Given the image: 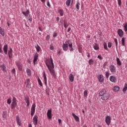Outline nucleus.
<instances>
[{
	"mask_svg": "<svg viewBox=\"0 0 127 127\" xmlns=\"http://www.w3.org/2000/svg\"><path fill=\"white\" fill-rule=\"evenodd\" d=\"M46 65L48 68L51 75L54 77H55L56 75H55V70H54V67H53V65L51 66V63L50 62H48L46 63Z\"/></svg>",
	"mask_w": 127,
	"mask_h": 127,
	"instance_id": "nucleus-1",
	"label": "nucleus"
},
{
	"mask_svg": "<svg viewBox=\"0 0 127 127\" xmlns=\"http://www.w3.org/2000/svg\"><path fill=\"white\" fill-rule=\"evenodd\" d=\"M70 42V40L66 41L65 43H63V49L64 51H67L68 49H69V43Z\"/></svg>",
	"mask_w": 127,
	"mask_h": 127,
	"instance_id": "nucleus-2",
	"label": "nucleus"
},
{
	"mask_svg": "<svg viewBox=\"0 0 127 127\" xmlns=\"http://www.w3.org/2000/svg\"><path fill=\"white\" fill-rule=\"evenodd\" d=\"M16 105H17V103H16V98L15 97H13L12 102L11 104V109L13 110L16 107Z\"/></svg>",
	"mask_w": 127,
	"mask_h": 127,
	"instance_id": "nucleus-3",
	"label": "nucleus"
},
{
	"mask_svg": "<svg viewBox=\"0 0 127 127\" xmlns=\"http://www.w3.org/2000/svg\"><path fill=\"white\" fill-rule=\"evenodd\" d=\"M111 97V95L109 92H107L106 94H104L103 96H101V99L103 100V101H107V100L110 99Z\"/></svg>",
	"mask_w": 127,
	"mask_h": 127,
	"instance_id": "nucleus-4",
	"label": "nucleus"
},
{
	"mask_svg": "<svg viewBox=\"0 0 127 127\" xmlns=\"http://www.w3.org/2000/svg\"><path fill=\"white\" fill-rule=\"evenodd\" d=\"M35 107H36V105L35 104H33L31 108V116L32 117H33V116H34V114L35 113Z\"/></svg>",
	"mask_w": 127,
	"mask_h": 127,
	"instance_id": "nucleus-5",
	"label": "nucleus"
},
{
	"mask_svg": "<svg viewBox=\"0 0 127 127\" xmlns=\"http://www.w3.org/2000/svg\"><path fill=\"white\" fill-rule=\"evenodd\" d=\"M108 91H107V90L106 89H102L99 93V97H102L103 96L105 95V94L107 93Z\"/></svg>",
	"mask_w": 127,
	"mask_h": 127,
	"instance_id": "nucleus-6",
	"label": "nucleus"
},
{
	"mask_svg": "<svg viewBox=\"0 0 127 127\" xmlns=\"http://www.w3.org/2000/svg\"><path fill=\"white\" fill-rule=\"evenodd\" d=\"M112 118L110 116H107L105 118V123L107 126H110V124H111V120Z\"/></svg>",
	"mask_w": 127,
	"mask_h": 127,
	"instance_id": "nucleus-7",
	"label": "nucleus"
},
{
	"mask_svg": "<svg viewBox=\"0 0 127 127\" xmlns=\"http://www.w3.org/2000/svg\"><path fill=\"white\" fill-rule=\"evenodd\" d=\"M52 110L51 109L48 110L47 116L49 120H51L52 119Z\"/></svg>",
	"mask_w": 127,
	"mask_h": 127,
	"instance_id": "nucleus-8",
	"label": "nucleus"
},
{
	"mask_svg": "<svg viewBox=\"0 0 127 127\" xmlns=\"http://www.w3.org/2000/svg\"><path fill=\"white\" fill-rule=\"evenodd\" d=\"M109 69L111 73H116L117 72L116 66L112 64L110 67Z\"/></svg>",
	"mask_w": 127,
	"mask_h": 127,
	"instance_id": "nucleus-9",
	"label": "nucleus"
},
{
	"mask_svg": "<svg viewBox=\"0 0 127 127\" xmlns=\"http://www.w3.org/2000/svg\"><path fill=\"white\" fill-rule=\"evenodd\" d=\"M15 65L17 66L19 71L22 70V65L21 64L18 63V62H15Z\"/></svg>",
	"mask_w": 127,
	"mask_h": 127,
	"instance_id": "nucleus-10",
	"label": "nucleus"
},
{
	"mask_svg": "<svg viewBox=\"0 0 127 127\" xmlns=\"http://www.w3.org/2000/svg\"><path fill=\"white\" fill-rule=\"evenodd\" d=\"M33 122L35 126H36V125H37V123H38V116H37V115H36L33 117Z\"/></svg>",
	"mask_w": 127,
	"mask_h": 127,
	"instance_id": "nucleus-11",
	"label": "nucleus"
},
{
	"mask_svg": "<svg viewBox=\"0 0 127 127\" xmlns=\"http://www.w3.org/2000/svg\"><path fill=\"white\" fill-rule=\"evenodd\" d=\"M0 67L2 71H3V73H6V67L5 66V64H3L0 65Z\"/></svg>",
	"mask_w": 127,
	"mask_h": 127,
	"instance_id": "nucleus-12",
	"label": "nucleus"
},
{
	"mask_svg": "<svg viewBox=\"0 0 127 127\" xmlns=\"http://www.w3.org/2000/svg\"><path fill=\"white\" fill-rule=\"evenodd\" d=\"M37 59H38V54L37 53H36L34 56V60H33L34 65H35V64H36V62L37 61Z\"/></svg>",
	"mask_w": 127,
	"mask_h": 127,
	"instance_id": "nucleus-13",
	"label": "nucleus"
},
{
	"mask_svg": "<svg viewBox=\"0 0 127 127\" xmlns=\"http://www.w3.org/2000/svg\"><path fill=\"white\" fill-rule=\"evenodd\" d=\"M117 32L120 37H123L124 36V31H123V30L119 29Z\"/></svg>",
	"mask_w": 127,
	"mask_h": 127,
	"instance_id": "nucleus-14",
	"label": "nucleus"
},
{
	"mask_svg": "<svg viewBox=\"0 0 127 127\" xmlns=\"http://www.w3.org/2000/svg\"><path fill=\"white\" fill-rule=\"evenodd\" d=\"M24 84H27L26 87L29 89L30 88V79L28 78L26 81L24 82Z\"/></svg>",
	"mask_w": 127,
	"mask_h": 127,
	"instance_id": "nucleus-15",
	"label": "nucleus"
},
{
	"mask_svg": "<svg viewBox=\"0 0 127 127\" xmlns=\"http://www.w3.org/2000/svg\"><path fill=\"white\" fill-rule=\"evenodd\" d=\"M8 55L10 59L12 58V49L10 48V49L8 51Z\"/></svg>",
	"mask_w": 127,
	"mask_h": 127,
	"instance_id": "nucleus-16",
	"label": "nucleus"
},
{
	"mask_svg": "<svg viewBox=\"0 0 127 127\" xmlns=\"http://www.w3.org/2000/svg\"><path fill=\"white\" fill-rule=\"evenodd\" d=\"M98 79L99 82L103 83L104 82V75H100L98 76Z\"/></svg>",
	"mask_w": 127,
	"mask_h": 127,
	"instance_id": "nucleus-17",
	"label": "nucleus"
},
{
	"mask_svg": "<svg viewBox=\"0 0 127 127\" xmlns=\"http://www.w3.org/2000/svg\"><path fill=\"white\" fill-rule=\"evenodd\" d=\"M16 121L18 126H21V121H20V119L19 118V116H16Z\"/></svg>",
	"mask_w": 127,
	"mask_h": 127,
	"instance_id": "nucleus-18",
	"label": "nucleus"
},
{
	"mask_svg": "<svg viewBox=\"0 0 127 127\" xmlns=\"http://www.w3.org/2000/svg\"><path fill=\"white\" fill-rule=\"evenodd\" d=\"M110 80L111 81V82H113V83H116L117 81V78H116L115 76L111 75L110 77Z\"/></svg>",
	"mask_w": 127,
	"mask_h": 127,
	"instance_id": "nucleus-19",
	"label": "nucleus"
},
{
	"mask_svg": "<svg viewBox=\"0 0 127 127\" xmlns=\"http://www.w3.org/2000/svg\"><path fill=\"white\" fill-rule=\"evenodd\" d=\"M25 101L26 104H27V107H29V97H28V96H25Z\"/></svg>",
	"mask_w": 127,
	"mask_h": 127,
	"instance_id": "nucleus-20",
	"label": "nucleus"
},
{
	"mask_svg": "<svg viewBox=\"0 0 127 127\" xmlns=\"http://www.w3.org/2000/svg\"><path fill=\"white\" fill-rule=\"evenodd\" d=\"M72 116L76 122H79V121H80L79 117L77 115H75L73 113H72Z\"/></svg>",
	"mask_w": 127,
	"mask_h": 127,
	"instance_id": "nucleus-21",
	"label": "nucleus"
},
{
	"mask_svg": "<svg viewBox=\"0 0 127 127\" xmlns=\"http://www.w3.org/2000/svg\"><path fill=\"white\" fill-rule=\"evenodd\" d=\"M43 76H44V81L45 82V84L46 86H47V77H46V74H45V71H44Z\"/></svg>",
	"mask_w": 127,
	"mask_h": 127,
	"instance_id": "nucleus-22",
	"label": "nucleus"
},
{
	"mask_svg": "<svg viewBox=\"0 0 127 127\" xmlns=\"http://www.w3.org/2000/svg\"><path fill=\"white\" fill-rule=\"evenodd\" d=\"M68 47L70 52H72L74 50V49L73 48V44H72L71 42H69V43H68Z\"/></svg>",
	"mask_w": 127,
	"mask_h": 127,
	"instance_id": "nucleus-23",
	"label": "nucleus"
},
{
	"mask_svg": "<svg viewBox=\"0 0 127 127\" xmlns=\"http://www.w3.org/2000/svg\"><path fill=\"white\" fill-rule=\"evenodd\" d=\"M3 50L4 54H7V45H4Z\"/></svg>",
	"mask_w": 127,
	"mask_h": 127,
	"instance_id": "nucleus-24",
	"label": "nucleus"
},
{
	"mask_svg": "<svg viewBox=\"0 0 127 127\" xmlns=\"http://www.w3.org/2000/svg\"><path fill=\"white\" fill-rule=\"evenodd\" d=\"M69 81L71 82H74V75L70 74L69 76Z\"/></svg>",
	"mask_w": 127,
	"mask_h": 127,
	"instance_id": "nucleus-25",
	"label": "nucleus"
},
{
	"mask_svg": "<svg viewBox=\"0 0 127 127\" xmlns=\"http://www.w3.org/2000/svg\"><path fill=\"white\" fill-rule=\"evenodd\" d=\"M127 90V83H125L124 87L123 89V92L124 94H126Z\"/></svg>",
	"mask_w": 127,
	"mask_h": 127,
	"instance_id": "nucleus-26",
	"label": "nucleus"
},
{
	"mask_svg": "<svg viewBox=\"0 0 127 127\" xmlns=\"http://www.w3.org/2000/svg\"><path fill=\"white\" fill-rule=\"evenodd\" d=\"M0 34H1L2 36H4V30L1 27H0Z\"/></svg>",
	"mask_w": 127,
	"mask_h": 127,
	"instance_id": "nucleus-27",
	"label": "nucleus"
},
{
	"mask_svg": "<svg viewBox=\"0 0 127 127\" xmlns=\"http://www.w3.org/2000/svg\"><path fill=\"white\" fill-rule=\"evenodd\" d=\"M113 91H114V92H118V91H120V87H119L118 86H115L113 89Z\"/></svg>",
	"mask_w": 127,
	"mask_h": 127,
	"instance_id": "nucleus-28",
	"label": "nucleus"
},
{
	"mask_svg": "<svg viewBox=\"0 0 127 127\" xmlns=\"http://www.w3.org/2000/svg\"><path fill=\"white\" fill-rule=\"evenodd\" d=\"M80 2L79 1L77 2L75 5V7L77 11L78 10H79V9H80Z\"/></svg>",
	"mask_w": 127,
	"mask_h": 127,
	"instance_id": "nucleus-29",
	"label": "nucleus"
},
{
	"mask_svg": "<svg viewBox=\"0 0 127 127\" xmlns=\"http://www.w3.org/2000/svg\"><path fill=\"white\" fill-rule=\"evenodd\" d=\"M116 61L117 62V65H118V66H121L122 65V62H121V61L120 60V58H117L116 59Z\"/></svg>",
	"mask_w": 127,
	"mask_h": 127,
	"instance_id": "nucleus-30",
	"label": "nucleus"
},
{
	"mask_svg": "<svg viewBox=\"0 0 127 127\" xmlns=\"http://www.w3.org/2000/svg\"><path fill=\"white\" fill-rule=\"evenodd\" d=\"M93 48L95 49V50H99V45H98L97 44L95 43L93 45Z\"/></svg>",
	"mask_w": 127,
	"mask_h": 127,
	"instance_id": "nucleus-31",
	"label": "nucleus"
},
{
	"mask_svg": "<svg viewBox=\"0 0 127 127\" xmlns=\"http://www.w3.org/2000/svg\"><path fill=\"white\" fill-rule=\"evenodd\" d=\"M26 72L28 76L30 77V76H31V70H30L29 68H27L26 70Z\"/></svg>",
	"mask_w": 127,
	"mask_h": 127,
	"instance_id": "nucleus-32",
	"label": "nucleus"
},
{
	"mask_svg": "<svg viewBox=\"0 0 127 127\" xmlns=\"http://www.w3.org/2000/svg\"><path fill=\"white\" fill-rule=\"evenodd\" d=\"M35 48L36 49L37 52H40V49H41V48H40L39 45H38V44L36 45V46H35Z\"/></svg>",
	"mask_w": 127,
	"mask_h": 127,
	"instance_id": "nucleus-33",
	"label": "nucleus"
},
{
	"mask_svg": "<svg viewBox=\"0 0 127 127\" xmlns=\"http://www.w3.org/2000/svg\"><path fill=\"white\" fill-rule=\"evenodd\" d=\"M22 13H23V14H24V16H28V14H29V10H27L26 12L22 11Z\"/></svg>",
	"mask_w": 127,
	"mask_h": 127,
	"instance_id": "nucleus-34",
	"label": "nucleus"
},
{
	"mask_svg": "<svg viewBox=\"0 0 127 127\" xmlns=\"http://www.w3.org/2000/svg\"><path fill=\"white\" fill-rule=\"evenodd\" d=\"M59 12L61 16H63V14L64 13V11L63 10V9L59 10Z\"/></svg>",
	"mask_w": 127,
	"mask_h": 127,
	"instance_id": "nucleus-35",
	"label": "nucleus"
},
{
	"mask_svg": "<svg viewBox=\"0 0 127 127\" xmlns=\"http://www.w3.org/2000/svg\"><path fill=\"white\" fill-rule=\"evenodd\" d=\"M78 49L79 52H80V53H81V52H82V51H83V48L82 47V46H81V45L78 46Z\"/></svg>",
	"mask_w": 127,
	"mask_h": 127,
	"instance_id": "nucleus-36",
	"label": "nucleus"
},
{
	"mask_svg": "<svg viewBox=\"0 0 127 127\" xmlns=\"http://www.w3.org/2000/svg\"><path fill=\"white\" fill-rule=\"evenodd\" d=\"M72 0H66V4L67 6H69L71 4V1Z\"/></svg>",
	"mask_w": 127,
	"mask_h": 127,
	"instance_id": "nucleus-37",
	"label": "nucleus"
},
{
	"mask_svg": "<svg viewBox=\"0 0 127 127\" xmlns=\"http://www.w3.org/2000/svg\"><path fill=\"white\" fill-rule=\"evenodd\" d=\"M125 31H127V23L123 24Z\"/></svg>",
	"mask_w": 127,
	"mask_h": 127,
	"instance_id": "nucleus-38",
	"label": "nucleus"
},
{
	"mask_svg": "<svg viewBox=\"0 0 127 127\" xmlns=\"http://www.w3.org/2000/svg\"><path fill=\"white\" fill-rule=\"evenodd\" d=\"M125 41H126V38H125V37L122 38L121 41H122V44L123 46H125Z\"/></svg>",
	"mask_w": 127,
	"mask_h": 127,
	"instance_id": "nucleus-39",
	"label": "nucleus"
},
{
	"mask_svg": "<svg viewBox=\"0 0 127 127\" xmlns=\"http://www.w3.org/2000/svg\"><path fill=\"white\" fill-rule=\"evenodd\" d=\"M50 60H51V62H50L51 63V66H53V68H54V64L53 63V60L52 59V57H51Z\"/></svg>",
	"mask_w": 127,
	"mask_h": 127,
	"instance_id": "nucleus-40",
	"label": "nucleus"
},
{
	"mask_svg": "<svg viewBox=\"0 0 127 127\" xmlns=\"http://www.w3.org/2000/svg\"><path fill=\"white\" fill-rule=\"evenodd\" d=\"M88 63L89 65H93V64H94V61L93 60V59H90L89 60Z\"/></svg>",
	"mask_w": 127,
	"mask_h": 127,
	"instance_id": "nucleus-41",
	"label": "nucleus"
},
{
	"mask_svg": "<svg viewBox=\"0 0 127 127\" xmlns=\"http://www.w3.org/2000/svg\"><path fill=\"white\" fill-rule=\"evenodd\" d=\"M49 92H50V89L49 88H47L46 89V93L48 94V96L50 95V93H49Z\"/></svg>",
	"mask_w": 127,
	"mask_h": 127,
	"instance_id": "nucleus-42",
	"label": "nucleus"
},
{
	"mask_svg": "<svg viewBox=\"0 0 127 127\" xmlns=\"http://www.w3.org/2000/svg\"><path fill=\"white\" fill-rule=\"evenodd\" d=\"M38 82L39 83V85L41 86V87H43V85H42V82H41V80H40V78H38Z\"/></svg>",
	"mask_w": 127,
	"mask_h": 127,
	"instance_id": "nucleus-43",
	"label": "nucleus"
},
{
	"mask_svg": "<svg viewBox=\"0 0 127 127\" xmlns=\"http://www.w3.org/2000/svg\"><path fill=\"white\" fill-rule=\"evenodd\" d=\"M64 27L67 28L68 27V23L66 22V20H64Z\"/></svg>",
	"mask_w": 127,
	"mask_h": 127,
	"instance_id": "nucleus-44",
	"label": "nucleus"
},
{
	"mask_svg": "<svg viewBox=\"0 0 127 127\" xmlns=\"http://www.w3.org/2000/svg\"><path fill=\"white\" fill-rule=\"evenodd\" d=\"M105 76L106 77V79H109V76H110V73H109V71L105 72Z\"/></svg>",
	"mask_w": 127,
	"mask_h": 127,
	"instance_id": "nucleus-45",
	"label": "nucleus"
},
{
	"mask_svg": "<svg viewBox=\"0 0 127 127\" xmlns=\"http://www.w3.org/2000/svg\"><path fill=\"white\" fill-rule=\"evenodd\" d=\"M103 46H104V49H105L106 50H108V47L107 46V43H104L103 44Z\"/></svg>",
	"mask_w": 127,
	"mask_h": 127,
	"instance_id": "nucleus-46",
	"label": "nucleus"
},
{
	"mask_svg": "<svg viewBox=\"0 0 127 127\" xmlns=\"http://www.w3.org/2000/svg\"><path fill=\"white\" fill-rule=\"evenodd\" d=\"M7 104H8V105L11 104V98H8L7 100Z\"/></svg>",
	"mask_w": 127,
	"mask_h": 127,
	"instance_id": "nucleus-47",
	"label": "nucleus"
},
{
	"mask_svg": "<svg viewBox=\"0 0 127 127\" xmlns=\"http://www.w3.org/2000/svg\"><path fill=\"white\" fill-rule=\"evenodd\" d=\"M114 41L116 43V48H118V39H117L116 38L114 39Z\"/></svg>",
	"mask_w": 127,
	"mask_h": 127,
	"instance_id": "nucleus-48",
	"label": "nucleus"
},
{
	"mask_svg": "<svg viewBox=\"0 0 127 127\" xmlns=\"http://www.w3.org/2000/svg\"><path fill=\"white\" fill-rule=\"evenodd\" d=\"M2 116H3V118H6V112H3Z\"/></svg>",
	"mask_w": 127,
	"mask_h": 127,
	"instance_id": "nucleus-49",
	"label": "nucleus"
},
{
	"mask_svg": "<svg viewBox=\"0 0 127 127\" xmlns=\"http://www.w3.org/2000/svg\"><path fill=\"white\" fill-rule=\"evenodd\" d=\"M118 3L119 6L122 5V0H118Z\"/></svg>",
	"mask_w": 127,
	"mask_h": 127,
	"instance_id": "nucleus-50",
	"label": "nucleus"
},
{
	"mask_svg": "<svg viewBox=\"0 0 127 127\" xmlns=\"http://www.w3.org/2000/svg\"><path fill=\"white\" fill-rule=\"evenodd\" d=\"M49 39H50V36L49 35H48L46 37V40H47V41H48Z\"/></svg>",
	"mask_w": 127,
	"mask_h": 127,
	"instance_id": "nucleus-51",
	"label": "nucleus"
},
{
	"mask_svg": "<svg viewBox=\"0 0 127 127\" xmlns=\"http://www.w3.org/2000/svg\"><path fill=\"white\" fill-rule=\"evenodd\" d=\"M1 44H0V53H1L2 54H3V51L1 49Z\"/></svg>",
	"mask_w": 127,
	"mask_h": 127,
	"instance_id": "nucleus-52",
	"label": "nucleus"
},
{
	"mask_svg": "<svg viewBox=\"0 0 127 127\" xmlns=\"http://www.w3.org/2000/svg\"><path fill=\"white\" fill-rule=\"evenodd\" d=\"M97 58H99L100 60H103V57L101 55H98Z\"/></svg>",
	"mask_w": 127,
	"mask_h": 127,
	"instance_id": "nucleus-53",
	"label": "nucleus"
},
{
	"mask_svg": "<svg viewBox=\"0 0 127 127\" xmlns=\"http://www.w3.org/2000/svg\"><path fill=\"white\" fill-rule=\"evenodd\" d=\"M58 33H56V32H55L53 34V37H56V36H58Z\"/></svg>",
	"mask_w": 127,
	"mask_h": 127,
	"instance_id": "nucleus-54",
	"label": "nucleus"
},
{
	"mask_svg": "<svg viewBox=\"0 0 127 127\" xmlns=\"http://www.w3.org/2000/svg\"><path fill=\"white\" fill-rule=\"evenodd\" d=\"M87 94H88V91H87V90L84 91V97H87Z\"/></svg>",
	"mask_w": 127,
	"mask_h": 127,
	"instance_id": "nucleus-55",
	"label": "nucleus"
},
{
	"mask_svg": "<svg viewBox=\"0 0 127 127\" xmlns=\"http://www.w3.org/2000/svg\"><path fill=\"white\" fill-rule=\"evenodd\" d=\"M108 46L109 48H111V47H112V43L109 42L108 43Z\"/></svg>",
	"mask_w": 127,
	"mask_h": 127,
	"instance_id": "nucleus-56",
	"label": "nucleus"
},
{
	"mask_svg": "<svg viewBox=\"0 0 127 127\" xmlns=\"http://www.w3.org/2000/svg\"><path fill=\"white\" fill-rule=\"evenodd\" d=\"M107 65H108V62H105L103 64V67H106Z\"/></svg>",
	"mask_w": 127,
	"mask_h": 127,
	"instance_id": "nucleus-57",
	"label": "nucleus"
},
{
	"mask_svg": "<svg viewBox=\"0 0 127 127\" xmlns=\"http://www.w3.org/2000/svg\"><path fill=\"white\" fill-rule=\"evenodd\" d=\"M47 5L49 6V7H50L51 6V5H50V2H49V0H47Z\"/></svg>",
	"mask_w": 127,
	"mask_h": 127,
	"instance_id": "nucleus-58",
	"label": "nucleus"
},
{
	"mask_svg": "<svg viewBox=\"0 0 127 127\" xmlns=\"http://www.w3.org/2000/svg\"><path fill=\"white\" fill-rule=\"evenodd\" d=\"M28 20H29V21H32V17H31V16L30 15L29 16Z\"/></svg>",
	"mask_w": 127,
	"mask_h": 127,
	"instance_id": "nucleus-59",
	"label": "nucleus"
},
{
	"mask_svg": "<svg viewBox=\"0 0 127 127\" xmlns=\"http://www.w3.org/2000/svg\"><path fill=\"white\" fill-rule=\"evenodd\" d=\"M50 49L51 50H54V47L53 46H51L50 47Z\"/></svg>",
	"mask_w": 127,
	"mask_h": 127,
	"instance_id": "nucleus-60",
	"label": "nucleus"
},
{
	"mask_svg": "<svg viewBox=\"0 0 127 127\" xmlns=\"http://www.w3.org/2000/svg\"><path fill=\"white\" fill-rule=\"evenodd\" d=\"M58 122H59V124L60 126V124H61V123H62V120H61V119H58Z\"/></svg>",
	"mask_w": 127,
	"mask_h": 127,
	"instance_id": "nucleus-61",
	"label": "nucleus"
},
{
	"mask_svg": "<svg viewBox=\"0 0 127 127\" xmlns=\"http://www.w3.org/2000/svg\"><path fill=\"white\" fill-rule=\"evenodd\" d=\"M11 72L13 73V74H14L15 73V69L13 68L12 69Z\"/></svg>",
	"mask_w": 127,
	"mask_h": 127,
	"instance_id": "nucleus-62",
	"label": "nucleus"
},
{
	"mask_svg": "<svg viewBox=\"0 0 127 127\" xmlns=\"http://www.w3.org/2000/svg\"><path fill=\"white\" fill-rule=\"evenodd\" d=\"M87 57H91V56L90 55V54L89 53H86Z\"/></svg>",
	"mask_w": 127,
	"mask_h": 127,
	"instance_id": "nucleus-63",
	"label": "nucleus"
},
{
	"mask_svg": "<svg viewBox=\"0 0 127 127\" xmlns=\"http://www.w3.org/2000/svg\"><path fill=\"white\" fill-rule=\"evenodd\" d=\"M71 30V28L69 27L67 29V32H70V31Z\"/></svg>",
	"mask_w": 127,
	"mask_h": 127,
	"instance_id": "nucleus-64",
	"label": "nucleus"
}]
</instances>
